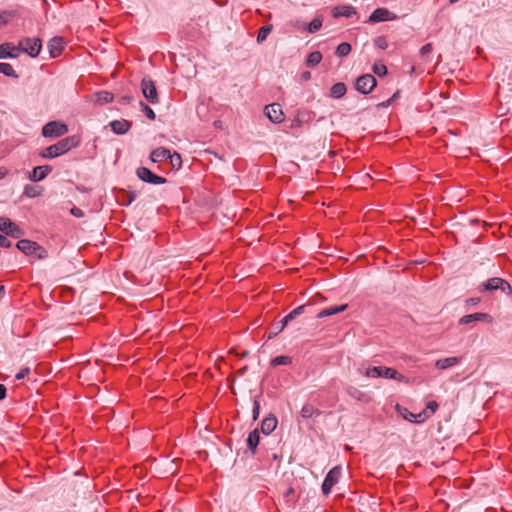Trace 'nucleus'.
<instances>
[{"label":"nucleus","instance_id":"28","mask_svg":"<svg viewBox=\"0 0 512 512\" xmlns=\"http://www.w3.org/2000/svg\"><path fill=\"white\" fill-rule=\"evenodd\" d=\"M42 189L39 186L27 184L24 187L23 194L28 198H35L41 195Z\"/></svg>","mask_w":512,"mask_h":512},{"label":"nucleus","instance_id":"9","mask_svg":"<svg viewBox=\"0 0 512 512\" xmlns=\"http://www.w3.org/2000/svg\"><path fill=\"white\" fill-rule=\"evenodd\" d=\"M141 90L143 96L151 103L156 104L159 101L155 83L150 78H143L141 81Z\"/></svg>","mask_w":512,"mask_h":512},{"label":"nucleus","instance_id":"37","mask_svg":"<svg viewBox=\"0 0 512 512\" xmlns=\"http://www.w3.org/2000/svg\"><path fill=\"white\" fill-rule=\"evenodd\" d=\"M168 159L170 160V163H171L173 168H180L181 167L182 159H181V156H180L179 153H177V152L171 153L170 152V157H168Z\"/></svg>","mask_w":512,"mask_h":512},{"label":"nucleus","instance_id":"49","mask_svg":"<svg viewBox=\"0 0 512 512\" xmlns=\"http://www.w3.org/2000/svg\"><path fill=\"white\" fill-rule=\"evenodd\" d=\"M71 214L76 216V217H82L83 216L82 210L77 208V207H74V208L71 209Z\"/></svg>","mask_w":512,"mask_h":512},{"label":"nucleus","instance_id":"44","mask_svg":"<svg viewBox=\"0 0 512 512\" xmlns=\"http://www.w3.org/2000/svg\"><path fill=\"white\" fill-rule=\"evenodd\" d=\"M260 413V404L258 400H254L253 402V419L256 420L259 417Z\"/></svg>","mask_w":512,"mask_h":512},{"label":"nucleus","instance_id":"54","mask_svg":"<svg viewBox=\"0 0 512 512\" xmlns=\"http://www.w3.org/2000/svg\"><path fill=\"white\" fill-rule=\"evenodd\" d=\"M396 96H397V93H396V94H394V95H393V97H392L391 99H389V100H388L386 103H384L383 105H384L385 107L389 106V105L392 103V101L394 100V98H395Z\"/></svg>","mask_w":512,"mask_h":512},{"label":"nucleus","instance_id":"6","mask_svg":"<svg viewBox=\"0 0 512 512\" xmlns=\"http://www.w3.org/2000/svg\"><path fill=\"white\" fill-rule=\"evenodd\" d=\"M68 132V126L60 121H50L42 128V135L46 138H57Z\"/></svg>","mask_w":512,"mask_h":512},{"label":"nucleus","instance_id":"29","mask_svg":"<svg viewBox=\"0 0 512 512\" xmlns=\"http://www.w3.org/2000/svg\"><path fill=\"white\" fill-rule=\"evenodd\" d=\"M433 51V46L431 43H427L420 49V58L424 63L431 61V54Z\"/></svg>","mask_w":512,"mask_h":512},{"label":"nucleus","instance_id":"36","mask_svg":"<svg viewBox=\"0 0 512 512\" xmlns=\"http://www.w3.org/2000/svg\"><path fill=\"white\" fill-rule=\"evenodd\" d=\"M322 27V19L319 18V17H316L314 18L309 24H308V27H307V30L310 32V33H315L317 32L318 30H320Z\"/></svg>","mask_w":512,"mask_h":512},{"label":"nucleus","instance_id":"21","mask_svg":"<svg viewBox=\"0 0 512 512\" xmlns=\"http://www.w3.org/2000/svg\"><path fill=\"white\" fill-rule=\"evenodd\" d=\"M110 127L116 134H125L131 127V124L127 120H114L110 122Z\"/></svg>","mask_w":512,"mask_h":512},{"label":"nucleus","instance_id":"38","mask_svg":"<svg viewBox=\"0 0 512 512\" xmlns=\"http://www.w3.org/2000/svg\"><path fill=\"white\" fill-rule=\"evenodd\" d=\"M372 70L378 76H384L387 74V67L381 62L374 63Z\"/></svg>","mask_w":512,"mask_h":512},{"label":"nucleus","instance_id":"42","mask_svg":"<svg viewBox=\"0 0 512 512\" xmlns=\"http://www.w3.org/2000/svg\"><path fill=\"white\" fill-rule=\"evenodd\" d=\"M406 412H407V414L404 415V418L411 422L420 423V422L425 421V419H421V417H419V414H414V413L408 412L407 410H406Z\"/></svg>","mask_w":512,"mask_h":512},{"label":"nucleus","instance_id":"40","mask_svg":"<svg viewBox=\"0 0 512 512\" xmlns=\"http://www.w3.org/2000/svg\"><path fill=\"white\" fill-rule=\"evenodd\" d=\"M374 44L377 48L385 50L388 48V41L384 36H378L374 40Z\"/></svg>","mask_w":512,"mask_h":512},{"label":"nucleus","instance_id":"11","mask_svg":"<svg viewBox=\"0 0 512 512\" xmlns=\"http://www.w3.org/2000/svg\"><path fill=\"white\" fill-rule=\"evenodd\" d=\"M397 19V15L391 11H389L387 8H377L375 9L372 14L369 17V21L376 23V22H383V21H393Z\"/></svg>","mask_w":512,"mask_h":512},{"label":"nucleus","instance_id":"12","mask_svg":"<svg viewBox=\"0 0 512 512\" xmlns=\"http://www.w3.org/2000/svg\"><path fill=\"white\" fill-rule=\"evenodd\" d=\"M265 114L274 123H281L284 120L281 105L273 103L265 107Z\"/></svg>","mask_w":512,"mask_h":512},{"label":"nucleus","instance_id":"34","mask_svg":"<svg viewBox=\"0 0 512 512\" xmlns=\"http://www.w3.org/2000/svg\"><path fill=\"white\" fill-rule=\"evenodd\" d=\"M292 363V358L290 356H277L271 360L272 366H279V365H290Z\"/></svg>","mask_w":512,"mask_h":512},{"label":"nucleus","instance_id":"55","mask_svg":"<svg viewBox=\"0 0 512 512\" xmlns=\"http://www.w3.org/2000/svg\"><path fill=\"white\" fill-rule=\"evenodd\" d=\"M4 292V286H0V294Z\"/></svg>","mask_w":512,"mask_h":512},{"label":"nucleus","instance_id":"3","mask_svg":"<svg viewBox=\"0 0 512 512\" xmlns=\"http://www.w3.org/2000/svg\"><path fill=\"white\" fill-rule=\"evenodd\" d=\"M17 46L19 47L20 53H26L30 57H37L42 48V41L36 37H26L21 39Z\"/></svg>","mask_w":512,"mask_h":512},{"label":"nucleus","instance_id":"7","mask_svg":"<svg viewBox=\"0 0 512 512\" xmlns=\"http://www.w3.org/2000/svg\"><path fill=\"white\" fill-rule=\"evenodd\" d=\"M342 474V468L340 466L333 467L326 475L323 484L322 492L324 495L330 494L333 486L338 483Z\"/></svg>","mask_w":512,"mask_h":512},{"label":"nucleus","instance_id":"2","mask_svg":"<svg viewBox=\"0 0 512 512\" xmlns=\"http://www.w3.org/2000/svg\"><path fill=\"white\" fill-rule=\"evenodd\" d=\"M359 372L368 378H387L399 382H408V378L397 370L385 366H373L365 369H359Z\"/></svg>","mask_w":512,"mask_h":512},{"label":"nucleus","instance_id":"17","mask_svg":"<svg viewBox=\"0 0 512 512\" xmlns=\"http://www.w3.org/2000/svg\"><path fill=\"white\" fill-rule=\"evenodd\" d=\"M51 170L52 167L49 165L37 166L32 170L29 178L32 181H41L51 172Z\"/></svg>","mask_w":512,"mask_h":512},{"label":"nucleus","instance_id":"43","mask_svg":"<svg viewBox=\"0 0 512 512\" xmlns=\"http://www.w3.org/2000/svg\"><path fill=\"white\" fill-rule=\"evenodd\" d=\"M30 373V368L24 367L21 368L20 371L15 375L16 380L24 379Z\"/></svg>","mask_w":512,"mask_h":512},{"label":"nucleus","instance_id":"53","mask_svg":"<svg viewBox=\"0 0 512 512\" xmlns=\"http://www.w3.org/2000/svg\"><path fill=\"white\" fill-rule=\"evenodd\" d=\"M7 174V171L3 168H0V180L3 179Z\"/></svg>","mask_w":512,"mask_h":512},{"label":"nucleus","instance_id":"22","mask_svg":"<svg viewBox=\"0 0 512 512\" xmlns=\"http://www.w3.org/2000/svg\"><path fill=\"white\" fill-rule=\"evenodd\" d=\"M347 307H348L347 304H342V305H338V306H331V307L325 308L317 314V318L321 319L324 317L335 315L337 313L345 311L347 309Z\"/></svg>","mask_w":512,"mask_h":512},{"label":"nucleus","instance_id":"20","mask_svg":"<svg viewBox=\"0 0 512 512\" xmlns=\"http://www.w3.org/2000/svg\"><path fill=\"white\" fill-rule=\"evenodd\" d=\"M277 418L275 416H268L262 420L261 431L262 433L269 435L277 427Z\"/></svg>","mask_w":512,"mask_h":512},{"label":"nucleus","instance_id":"41","mask_svg":"<svg viewBox=\"0 0 512 512\" xmlns=\"http://www.w3.org/2000/svg\"><path fill=\"white\" fill-rule=\"evenodd\" d=\"M140 106L142 108V112L150 119L154 120L156 115L155 112L150 108L148 105H146L144 102H140Z\"/></svg>","mask_w":512,"mask_h":512},{"label":"nucleus","instance_id":"35","mask_svg":"<svg viewBox=\"0 0 512 512\" xmlns=\"http://www.w3.org/2000/svg\"><path fill=\"white\" fill-rule=\"evenodd\" d=\"M351 52V45L347 42H343L338 45L336 49V54L339 57L347 56Z\"/></svg>","mask_w":512,"mask_h":512},{"label":"nucleus","instance_id":"31","mask_svg":"<svg viewBox=\"0 0 512 512\" xmlns=\"http://www.w3.org/2000/svg\"><path fill=\"white\" fill-rule=\"evenodd\" d=\"M322 60V54L321 52L319 51H313L311 52L308 57H307V60H306V64L308 66H316L317 64H319Z\"/></svg>","mask_w":512,"mask_h":512},{"label":"nucleus","instance_id":"46","mask_svg":"<svg viewBox=\"0 0 512 512\" xmlns=\"http://www.w3.org/2000/svg\"><path fill=\"white\" fill-rule=\"evenodd\" d=\"M303 310H304V306H299L297 308H295L294 310H292L290 313L293 315L294 319L301 315L303 313Z\"/></svg>","mask_w":512,"mask_h":512},{"label":"nucleus","instance_id":"48","mask_svg":"<svg viewBox=\"0 0 512 512\" xmlns=\"http://www.w3.org/2000/svg\"><path fill=\"white\" fill-rule=\"evenodd\" d=\"M0 246H2V247H9L10 246V242L8 241V239L5 236L1 235V234H0Z\"/></svg>","mask_w":512,"mask_h":512},{"label":"nucleus","instance_id":"4","mask_svg":"<svg viewBox=\"0 0 512 512\" xmlns=\"http://www.w3.org/2000/svg\"><path fill=\"white\" fill-rule=\"evenodd\" d=\"M497 289L502 290L506 294H510L512 292L510 284L506 280L498 277L490 278L478 286L479 292L494 291Z\"/></svg>","mask_w":512,"mask_h":512},{"label":"nucleus","instance_id":"19","mask_svg":"<svg viewBox=\"0 0 512 512\" xmlns=\"http://www.w3.org/2000/svg\"><path fill=\"white\" fill-rule=\"evenodd\" d=\"M168 157H170V150L163 147L154 149L150 154V159L154 163L162 162Z\"/></svg>","mask_w":512,"mask_h":512},{"label":"nucleus","instance_id":"15","mask_svg":"<svg viewBox=\"0 0 512 512\" xmlns=\"http://www.w3.org/2000/svg\"><path fill=\"white\" fill-rule=\"evenodd\" d=\"M19 47L11 43H3L0 45V59L17 58L19 56Z\"/></svg>","mask_w":512,"mask_h":512},{"label":"nucleus","instance_id":"23","mask_svg":"<svg viewBox=\"0 0 512 512\" xmlns=\"http://www.w3.org/2000/svg\"><path fill=\"white\" fill-rule=\"evenodd\" d=\"M460 363L459 357H447L439 359L435 362V367L439 370H444L447 368H450L452 366H455Z\"/></svg>","mask_w":512,"mask_h":512},{"label":"nucleus","instance_id":"13","mask_svg":"<svg viewBox=\"0 0 512 512\" xmlns=\"http://www.w3.org/2000/svg\"><path fill=\"white\" fill-rule=\"evenodd\" d=\"M0 231L12 237H18L21 234L20 228L7 217H0Z\"/></svg>","mask_w":512,"mask_h":512},{"label":"nucleus","instance_id":"51","mask_svg":"<svg viewBox=\"0 0 512 512\" xmlns=\"http://www.w3.org/2000/svg\"><path fill=\"white\" fill-rule=\"evenodd\" d=\"M311 78V73L306 71L301 74V79L304 81H307Z\"/></svg>","mask_w":512,"mask_h":512},{"label":"nucleus","instance_id":"45","mask_svg":"<svg viewBox=\"0 0 512 512\" xmlns=\"http://www.w3.org/2000/svg\"><path fill=\"white\" fill-rule=\"evenodd\" d=\"M294 319L293 315L291 313H289L288 315H286L282 321H281V328L280 330H283L285 328V326L288 324V322L292 321Z\"/></svg>","mask_w":512,"mask_h":512},{"label":"nucleus","instance_id":"26","mask_svg":"<svg viewBox=\"0 0 512 512\" xmlns=\"http://www.w3.org/2000/svg\"><path fill=\"white\" fill-rule=\"evenodd\" d=\"M95 101L102 105L113 101V94L108 91H99L94 94Z\"/></svg>","mask_w":512,"mask_h":512},{"label":"nucleus","instance_id":"10","mask_svg":"<svg viewBox=\"0 0 512 512\" xmlns=\"http://www.w3.org/2000/svg\"><path fill=\"white\" fill-rule=\"evenodd\" d=\"M137 176L144 182L151 184H164L166 179L164 177L158 176L151 172L150 169L146 167H140L136 171Z\"/></svg>","mask_w":512,"mask_h":512},{"label":"nucleus","instance_id":"33","mask_svg":"<svg viewBox=\"0 0 512 512\" xmlns=\"http://www.w3.org/2000/svg\"><path fill=\"white\" fill-rule=\"evenodd\" d=\"M272 28H273L272 25H266V26L261 27L260 30L258 31L257 42L258 43L264 42L267 39L270 32L272 31Z\"/></svg>","mask_w":512,"mask_h":512},{"label":"nucleus","instance_id":"52","mask_svg":"<svg viewBox=\"0 0 512 512\" xmlns=\"http://www.w3.org/2000/svg\"><path fill=\"white\" fill-rule=\"evenodd\" d=\"M479 301H480L479 298H471L467 302L472 304V305H476V304L479 303Z\"/></svg>","mask_w":512,"mask_h":512},{"label":"nucleus","instance_id":"24","mask_svg":"<svg viewBox=\"0 0 512 512\" xmlns=\"http://www.w3.org/2000/svg\"><path fill=\"white\" fill-rule=\"evenodd\" d=\"M346 85L342 82L334 84L330 89V96L335 99H339L346 94Z\"/></svg>","mask_w":512,"mask_h":512},{"label":"nucleus","instance_id":"39","mask_svg":"<svg viewBox=\"0 0 512 512\" xmlns=\"http://www.w3.org/2000/svg\"><path fill=\"white\" fill-rule=\"evenodd\" d=\"M300 413L303 418H310L314 414V407L310 404H306L301 408Z\"/></svg>","mask_w":512,"mask_h":512},{"label":"nucleus","instance_id":"25","mask_svg":"<svg viewBox=\"0 0 512 512\" xmlns=\"http://www.w3.org/2000/svg\"><path fill=\"white\" fill-rule=\"evenodd\" d=\"M438 403L436 401H430L427 403L426 408L419 413V417L421 419H428L430 418L438 409Z\"/></svg>","mask_w":512,"mask_h":512},{"label":"nucleus","instance_id":"1","mask_svg":"<svg viewBox=\"0 0 512 512\" xmlns=\"http://www.w3.org/2000/svg\"><path fill=\"white\" fill-rule=\"evenodd\" d=\"M80 144V138L76 135L61 139L56 144L50 145L41 152L43 158H55L65 154L70 149Z\"/></svg>","mask_w":512,"mask_h":512},{"label":"nucleus","instance_id":"30","mask_svg":"<svg viewBox=\"0 0 512 512\" xmlns=\"http://www.w3.org/2000/svg\"><path fill=\"white\" fill-rule=\"evenodd\" d=\"M347 393L349 396H351L352 398L358 400V401H367L368 399L366 398V395L364 392H362L361 390H359L358 388L356 387H353V386H349L347 389H346Z\"/></svg>","mask_w":512,"mask_h":512},{"label":"nucleus","instance_id":"5","mask_svg":"<svg viewBox=\"0 0 512 512\" xmlns=\"http://www.w3.org/2000/svg\"><path fill=\"white\" fill-rule=\"evenodd\" d=\"M17 248L26 255L37 254L39 259H43L47 256V251L38 245L36 242L22 239L18 241Z\"/></svg>","mask_w":512,"mask_h":512},{"label":"nucleus","instance_id":"8","mask_svg":"<svg viewBox=\"0 0 512 512\" xmlns=\"http://www.w3.org/2000/svg\"><path fill=\"white\" fill-rule=\"evenodd\" d=\"M376 84L377 82L373 75L364 74L357 78L355 88L359 93L366 95L374 89Z\"/></svg>","mask_w":512,"mask_h":512},{"label":"nucleus","instance_id":"18","mask_svg":"<svg viewBox=\"0 0 512 512\" xmlns=\"http://www.w3.org/2000/svg\"><path fill=\"white\" fill-rule=\"evenodd\" d=\"M356 9L353 6L350 5H340L335 7L332 10V15L335 18L339 17H351L353 15H356Z\"/></svg>","mask_w":512,"mask_h":512},{"label":"nucleus","instance_id":"47","mask_svg":"<svg viewBox=\"0 0 512 512\" xmlns=\"http://www.w3.org/2000/svg\"><path fill=\"white\" fill-rule=\"evenodd\" d=\"M9 16L6 13L0 14V28L8 22Z\"/></svg>","mask_w":512,"mask_h":512},{"label":"nucleus","instance_id":"56","mask_svg":"<svg viewBox=\"0 0 512 512\" xmlns=\"http://www.w3.org/2000/svg\"><path fill=\"white\" fill-rule=\"evenodd\" d=\"M451 3H456L458 0H449Z\"/></svg>","mask_w":512,"mask_h":512},{"label":"nucleus","instance_id":"32","mask_svg":"<svg viewBox=\"0 0 512 512\" xmlns=\"http://www.w3.org/2000/svg\"><path fill=\"white\" fill-rule=\"evenodd\" d=\"M0 73L4 74L5 76L9 77H15L17 78V74L13 68V66L9 63H0Z\"/></svg>","mask_w":512,"mask_h":512},{"label":"nucleus","instance_id":"27","mask_svg":"<svg viewBox=\"0 0 512 512\" xmlns=\"http://www.w3.org/2000/svg\"><path fill=\"white\" fill-rule=\"evenodd\" d=\"M260 441L259 431L257 429L249 433L247 438V445L251 449L252 453H255L256 447Z\"/></svg>","mask_w":512,"mask_h":512},{"label":"nucleus","instance_id":"16","mask_svg":"<svg viewBox=\"0 0 512 512\" xmlns=\"http://www.w3.org/2000/svg\"><path fill=\"white\" fill-rule=\"evenodd\" d=\"M63 47H64V43H63L62 38H60V37H54L53 39H51L48 42V49H49L50 56L52 58L58 57L61 54Z\"/></svg>","mask_w":512,"mask_h":512},{"label":"nucleus","instance_id":"14","mask_svg":"<svg viewBox=\"0 0 512 512\" xmlns=\"http://www.w3.org/2000/svg\"><path fill=\"white\" fill-rule=\"evenodd\" d=\"M474 321H485V322L491 323L492 317L487 313L477 312V313H473V314H469V315H464L463 317L460 318L459 324L467 325Z\"/></svg>","mask_w":512,"mask_h":512},{"label":"nucleus","instance_id":"50","mask_svg":"<svg viewBox=\"0 0 512 512\" xmlns=\"http://www.w3.org/2000/svg\"><path fill=\"white\" fill-rule=\"evenodd\" d=\"M6 391V387L3 384H0V401L5 398Z\"/></svg>","mask_w":512,"mask_h":512}]
</instances>
